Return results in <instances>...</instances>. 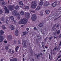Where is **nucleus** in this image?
<instances>
[{
    "mask_svg": "<svg viewBox=\"0 0 61 61\" xmlns=\"http://www.w3.org/2000/svg\"><path fill=\"white\" fill-rule=\"evenodd\" d=\"M4 33V31L3 30L0 31V42H2V41L3 40L4 38L3 36H2V34Z\"/></svg>",
    "mask_w": 61,
    "mask_h": 61,
    "instance_id": "nucleus-1",
    "label": "nucleus"
},
{
    "mask_svg": "<svg viewBox=\"0 0 61 61\" xmlns=\"http://www.w3.org/2000/svg\"><path fill=\"white\" fill-rule=\"evenodd\" d=\"M27 20H26L25 19H23L21 20V21H19V23L20 24H25L26 23Z\"/></svg>",
    "mask_w": 61,
    "mask_h": 61,
    "instance_id": "nucleus-2",
    "label": "nucleus"
},
{
    "mask_svg": "<svg viewBox=\"0 0 61 61\" xmlns=\"http://www.w3.org/2000/svg\"><path fill=\"white\" fill-rule=\"evenodd\" d=\"M60 4V1L56 2L52 4V5L53 7L56 6L57 5H58V4Z\"/></svg>",
    "mask_w": 61,
    "mask_h": 61,
    "instance_id": "nucleus-3",
    "label": "nucleus"
},
{
    "mask_svg": "<svg viewBox=\"0 0 61 61\" xmlns=\"http://www.w3.org/2000/svg\"><path fill=\"white\" fill-rule=\"evenodd\" d=\"M31 19L33 21H36V14H34L32 15Z\"/></svg>",
    "mask_w": 61,
    "mask_h": 61,
    "instance_id": "nucleus-4",
    "label": "nucleus"
},
{
    "mask_svg": "<svg viewBox=\"0 0 61 61\" xmlns=\"http://www.w3.org/2000/svg\"><path fill=\"white\" fill-rule=\"evenodd\" d=\"M25 16L27 18H29L30 17V14L28 12L25 13Z\"/></svg>",
    "mask_w": 61,
    "mask_h": 61,
    "instance_id": "nucleus-5",
    "label": "nucleus"
},
{
    "mask_svg": "<svg viewBox=\"0 0 61 61\" xmlns=\"http://www.w3.org/2000/svg\"><path fill=\"white\" fill-rule=\"evenodd\" d=\"M8 39L10 41L12 39V36L11 35H8L7 36Z\"/></svg>",
    "mask_w": 61,
    "mask_h": 61,
    "instance_id": "nucleus-6",
    "label": "nucleus"
},
{
    "mask_svg": "<svg viewBox=\"0 0 61 61\" xmlns=\"http://www.w3.org/2000/svg\"><path fill=\"white\" fill-rule=\"evenodd\" d=\"M44 20H43L41 21V22L42 23H40L39 25V26H40V27H42L43 26V23H44Z\"/></svg>",
    "mask_w": 61,
    "mask_h": 61,
    "instance_id": "nucleus-7",
    "label": "nucleus"
},
{
    "mask_svg": "<svg viewBox=\"0 0 61 61\" xmlns=\"http://www.w3.org/2000/svg\"><path fill=\"white\" fill-rule=\"evenodd\" d=\"M8 7L10 10H13V7H12V6L11 5H9L8 6Z\"/></svg>",
    "mask_w": 61,
    "mask_h": 61,
    "instance_id": "nucleus-8",
    "label": "nucleus"
},
{
    "mask_svg": "<svg viewBox=\"0 0 61 61\" xmlns=\"http://www.w3.org/2000/svg\"><path fill=\"white\" fill-rule=\"evenodd\" d=\"M23 46L25 47L26 46V41H24L22 43Z\"/></svg>",
    "mask_w": 61,
    "mask_h": 61,
    "instance_id": "nucleus-9",
    "label": "nucleus"
},
{
    "mask_svg": "<svg viewBox=\"0 0 61 61\" xmlns=\"http://www.w3.org/2000/svg\"><path fill=\"white\" fill-rule=\"evenodd\" d=\"M17 13V11L16 10H14L12 12V14L14 15H16Z\"/></svg>",
    "mask_w": 61,
    "mask_h": 61,
    "instance_id": "nucleus-10",
    "label": "nucleus"
},
{
    "mask_svg": "<svg viewBox=\"0 0 61 61\" xmlns=\"http://www.w3.org/2000/svg\"><path fill=\"white\" fill-rule=\"evenodd\" d=\"M37 5L36 4H35L34 5H33L31 6V7L33 8H36V6Z\"/></svg>",
    "mask_w": 61,
    "mask_h": 61,
    "instance_id": "nucleus-11",
    "label": "nucleus"
},
{
    "mask_svg": "<svg viewBox=\"0 0 61 61\" xmlns=\"http://www.w3.org/2000/svg\"><path fill=\"white\" fill-rule=\"evenodd\" d=\"M15 34L16 36H18V31L17 30H16L15 32Z\"/></svg>",
    "mask_w": 61,
    "mask_h": 61,
    "instance_id": "nucleus-12",
    "label": "nucleus"
},
{
    "mask_svg": "<svg viewBox=\"0 0 61 61\" xmlns=\"http://www.w3.org/2000/svg\"><path fill=\"white\" fill-rule=\"evenodd\" d=\"M10 27L11 30H14L15 29V28L13 27V26L12 25H10Z\"/></svg>",
    "mask_w": 61,
    "mask_h": 61,
    "instance_id": "nucleus-13",
    "label": "nucleus"
},
{
    "mask_svg": "<svg viewBox=\"0 0 61 61\" xmlns=\"http://www.w3.org/2000/svg\"><path fill=\"white\" fill-rule=\"evenodd\" d=\"M31 4L33 5H35V4H37V2L36 1L35 2V1H32L31 2Z\"/></svg>",
    "mask_w": 61,
    "mask_h": 61,
    "instance_id": "nucleus-14",
    "label": "nucleus"
},
{
    "mask_svg": "<svg viewBox=\"0 0 61 61\" xmlns=\"http://www.w3.org/2000/svg\"><path fill=\"white\" fill-rule=\"evenodd\" d=\"M17 18L18 20L20 19V15L19 13H17Z\"/></svg>",
    "mask_w": 61,
    "mask_h": 61,
    "instance_id": "nucleus-15",
    "label": "nucleus"
},
{
    "mask_svg": "<svg viewBox=\"0 0 61 61\" xmlns=\"http://www.w3.org/2000/svg\"><path fill=\"white\" fill-rule=\"evenodd\" d=\"M45 12L47 14H49L50 13V11L48 10H46Z\"/></svg>",
    "mask_w": 61,
    "mask_h": 61,
    "instance_id": "nucleus-16",
    "label": "nucleus"
},
{
    "mask_svg": "<svg viewBox=\"0 0 61 61\" xmlns=\"http://www.w3.org/2000/svg\"><path fill=\"white\" fill-rule=\"evenodd\" d=\"M49 5V2H46L44 4V5L45 6H47Z\"/></svg>",
    "mask_w": 61,
    "mask_h": 61,
    "instance_id": "nucleus-17",
    "label": "nucleus"
},
{
    "mask_svg": "<svg viewBox=\"0 0 61 61\" xmlns=\"http://www.w3.org/2000/svg\"><path fill=\"white\" fill-rule=\"evenodd\" d=\"M0 20L1 21H4L5 20V19L4 17H2L0 18Z\"/></svg>",
    "mask_w": 61,
    "mask_h": 61,
    "instance_id": "nucleus-18",
    "label": "nucleus"
},
{
    "mask_svg": "<svg viewBox=\"0 0 61 61\" xmlns=\"http://www.w3.org/2000/svg\"><path fill=\"white\" fill-rule=\"evenodd\" d=\"M5 13L6 14H8L9 13V10L8 9H7L5 11Z\"/></svg>",
    "mask_w": 61,
    "mask_h": 61,
    "instance_id": "nucleus-19",
    "label": "nucleus"
},
{
    "mask_svg": "<svg viewBox=\"0 0 61 61\" xmlns=\"http://www.w3.org/2000/svg\"><path fill=\"white\" fill-rule=\"evenodd\" d=\"M37 58L38 59L40 57V54L38 53L36 55Z\"/></svg>",
    "mask_w": 61,
    "mask_h": 61,
    "instance_id": "nucleus-20",
    "label": "nucleus"
},
{
    "mask_svg": "<svg viewBox=\"0 0 61 61\" xmlns=\"http://www.w3.org/2000/svg\"><path fill=\"white\" fill-rule=\"evenodd\" d=\"M20 14L21 15H24V12L23 11H21L20 12Z\"/></svg>",
    "mask_w": 61,
    "mask_h": 61,
    "instance_id": "nucleus-21",
    "label": "nucleus"
},
{
    "mask_svg": "<svg viewBox=\"0 0 61 61\" xmlns=\"http://www.w3.org/2000/svg\"><path fill=\"white\" fill-rule=\"evenodd\" d=\"M19 4L20 5H24V4H23V2L22 1H20L19 2Z\"/></svg>",
    "mask_w": 61,
    "mask_h": 61,
    "instance_id": "nucleus-22",
    "label": "nucleus"
},
{
    "mask_svg": "<svg viewBox=\"0 0 61 61\" xmlns=\"http://www.w3.org/2000/svg\"><path fill=\"white\" fill-rule=\"evenodd\" d=\"M40 15L41 16H43V12L42 11L40 12Z\"/></svg>",
    "mask_w": 61,
    "mask_h": 61,
    "instance_id": "nucleus-23",
    "label": "nucleus"
},
{
    "mask_svg": "<svg viewBox=\"0 0 61 61\" xmlns=\"http://www.w3.org/2000/svg\"><path fill=\"white\" fill-rule=\"evenodd\" d=\"M19 48V47L18 46H17L16 48H15V50H16V52H17L18 51L17 50H18V49Z\"/></svg>",
    "mask_w": 61,
    "mask_h": 61,
    "instance_id": "nucleus-24",
    "label": "nucleus"
},
{
    "mask_svg": "<svg viewBox=\"0 0 61 61\" xmlns=\"http://www.w3.org/2000/svg\"><path fill=\"white\" fill-rule=\"evenodd\" d=\"M28 33V32L27 31H25L23 33V34H24V35H27Z\"/></svg>",
    "mask_w": 61,
    "mask_h": 61,
    "instance_id": "nucleus-25",
    "label": "nucleus"
},
{
    "mask_svg": "<svg viewBox=\"0 0 61 61\" xmlns=\"http://www.w3.org/2000/svg\"><path fill=\"white\" fill-rule=\"evenodd\" d=\"M40 7L38 6L36 8V10H39L40 9Z\"/></svg>",
    "mask_w": 61,
    "mask_h": 61,
    "instance_id": "nucleus-26",
    "label": "nucleus"
},
{
    "mask_svg": "<svg viewBox=\"0 0 61 61\" xmlns=\"http://www.w3.org/2000/svg\"><path fill=\"white\" fill-rule=\"evenodd\" d=\"M25 9H26L27 10H28L29 9V7L28 6H25Z\"/></svg>",
    "mask_w": 61,
    "mask_h": 61,
    "instance_id": "nucleus-27",
    "label": "nucleus"
},
{
    "mask_svg": "<svg viewBox=\"0 0 61 61\" xmlns=\"http://www.w3.org/2000/svg\"><path fill=\"white\" fill-rule=\"evenodd\" d=\"M2 29H5V26L4 25H2Z\"/></svg>",
    "mask_w": 61,
    "mask_h": 61,
    "instance_id": "nucleus-28",
    "label": "nucleus"
},
{
    "mask_svg": "<svg viewBox=\"0 0 61 61\" xmlns=\"http://www.w3.org/2000/svg\"><path fill=\"white\" fill-rule=\"evenodd\" d=\"M19 8V6H17L15 7V9H16V10H17V9H18V8Z\"/></svg>",
    "mask_w": 61,
    "mask_h": 61,
    "instance_id": "nucleus-29",
    "label": "nucleus"
},
{
    "mask_svg": "<svg viewBox=\"0 0 61 61\" xmlns=\"http://www.w3.org/2000/svg\"><path fill=\"white\" fill-rule=\"evenodd\" d=\"M10 19L11 20H14V17L13 16H11L10 17Z\"/></svg>",
    "mask_w": 61,
    "mask_h": 61,
    "instance_id": "nucleus-30",
    "label": "nucleus"
},
{
    "mask_svg": "<svg viewBox=\"0 0 61 61\" xmlns=\"http://www.w3.org/2000/svg\"><path fill=\"white\" fill-rule=\"evenodd\" d=\"M61 32V31L60 30H59L56 32V33L57 34H59Z\"/></svg>",
    "mask_w": 61,
    "mask_h": 61,
    "instance_id": "nucleus-31",
    "label": "nucleus"
},
{
    "mask_svg": "<svg viewBox=\"0 0 61 61\" xmlns=\"http://www.w3.org/2000/svg\"><path fill=\"white\" fill-rule=\"evenodd\" d=\"M3 7L5 10H7V9H7V7H6V6H4Z\"/></svg>",
    "mask_w": 61,
    "mask_h": 61,
    "instance_id": "nucleus-32",
    "label": "nucleus"
},
{
    "mask_svg": "<svg viewBox=\"0 0 61 61\" xmlns=\"http://www.w3.org/2000/svg\"><path fill=\"white\" fill-rule=\"evenodd\" d=\"M39 4L40 5H43V1H41L39 3Z\"/></svg>",
    "mask_w": 61,
    "mask_h": 61,
    "instance_id": "nucleus-33",
    "label": "nucleus"
},
{
    "mask_svg": "<svg viewBox=\"0 0 61 61\" xmlns=\"http://www.w3.org/2000/svg\"><path fill=\"white\" fill-rule=\"evenodd\" d=\"M37 37L38 39L39 40L41 39V37H40V36H37Z\"/></svg>",
    "mask_w": 61,
    "mask_h": 61,
    "instance_id": "nucleus-34",
    "label": "nucleus"
},
{
    "mask_svg": "<svg viewBox=\"0 0 61 61\" xmlns=\"http://www.w3.org/2000/svg\"><path fill=\"white\" fill-rule=\"evenodd\" d=\"M55 27V26H54L52 28V29L53 31H55V30H56V28H54Z\"/></svg>",
    "mask_w": 61,
    "mask_h": 61,
    "instance_id": "nucleus-35",
    "label": "nucleus"
},
{
    "mask_svg": "<svg viewBox=\"0 0 61 61\" xmlns=\"http://www.w3.org/2000/svg\"><path fill=\"white\" fill-rule=\"evenodd\" d=\"M48 39L49 40H51V39H53V37L52 36L50 37H49Z\"/></svg>",
    "mask_w": 61,
    "mask_h": 61,
    "instance_id": "nucleus-36",
    "label": "nucleus"
},
{
    "mask_svg": "<svg viewBox=\"0 0 61 61\" xmlns=\"http://www.w3.org/2000/svg\"><path fill=\"white\" fill-rule=\"evenodd\" d=\"M1 4L2 5H5L6 4L4 2H3L1 3Z\"/></svg>",
    "mask_w": 61,
    "mask_h": 61,
    "instance_id": "nucleus-37",
    "label": "nucleus"
},
{
    "mask_svg": "<svg viewBox=\"0 0 61 61\" xmlns=\"http://www.w3.org/2000/svg\"><path fill=\"white\" fill-rule=\"evenodd\" d=\"M57 49V47H56L55 48H54L53 50V51H54V50H55V51H56V50Z\"/></svg>",
    "mask_w": 61,
    "mask_h": 61,
    "instance_id": "nucleus-38",
    "label": "nucleus"
},
{
    "mask_svg": "<svg viewBox=\"0 0 61 61\" xmlns=\"http://www.w3.org/2000/svg\"><path fill=\"white\" fill-rule=\"evenodd\" d=\"M14 61H17V59L16 58H14L13 59Z\"/></svg>",
    "mask_w": 61,
    "mask_h": 61,
    "instance_id": "nucleus-39",
    "label": "nucleus"
},
{
    "mask_svg": "<svg viewBox=\"0 0 61 61\" xmlns=\"http://www.w3.org/2000/svg\"><path fill=\"white\" fill-rule=\"evenodd\" d=\"M3 10H0V14H2L3 13Z\"/></svg>",
    "mask_w": 61,
    "mask_h": 61,
    "instance_id": "nucleus-40",
    "label": "nucleus"
},
{
    "mask_svg": "<svg viewBox=\"0 0 61 61\" xmlns=\"http://www.w3.org/2000/svg\"><path fill=\"white\" fill-rule=\"evenodd\" d=\"M5 48L6 49V50H8V49H9V48L8 47L6 46L5 47Z\"/></svg>",
    "mask_w": 61,
    "mask_h": 61,
    "instance_id": "nucleus-41",
    "label": "nucleus"
},
{
    "mask_svg": "<svg viewBox=\"0 0 61 61\" xmlns=\"http://www.w3.org/2000/svg\"><path fill=\"white\" fill-rule=\"evenodd\" d=\"M11 52H12L11 50L10 49H9V53H11Z\"/></svg>",
    "mask_w": 61,
    "mask_h": 61,
    "instance_id": "nucleus-42",
    "label": "nucleus"
},
{
    "mask_svg": "<svg viewBox=\"0 0 61 61\" xmlns=\"http://www.w3.org/2000/svg\"><path fill=\"white\" fill-rule=\"evenodd\" d=\"M18 42L19 44H21V42L20 41V40H18Z\"/></svg>",
    "mask_w": 61,
    "mask_h": 61,
    "instance_id": "nucleus-43",
    "label": "nucleus"
},
{
    "mask_svg": "<svg viewBox=\"0 0 61 61\" xmlns=\"http://www.w3.org/2000/svg\"><path fill=\"white\" fill-rule=\"evenodd\" d=\"M14 44H15V43H16V40H14Z\"/></svg>",
    "mask_w": 61,
    "mask_h": 61,
    "instance_id": "nucleus-44",
    "label": "nucleus"
},
{
    "mask_svg": "<svg viewBox=\"0 0 61 61\" xmlns=\"http://www.w3.org/2000/svg\"><path fill=\"white\" fill-rule=\"evenodd\" d=\"M50 58H51V55H50V54L49 55V59H50Z\"/></svg>",
    "mask_w": 61,
    "mask_h": 61,
    "instance_id": "nucleus-45",
    "label": "nucleus"
},
{
    "mask_svg": "<svg viewBox=\"0 0 61 61\" xmlns=\"http://www.w3.org/2000/svg\"><path fill=\"white\" fill-rule=\"evenodd\" d=\"M61 17V16H60L58 17L55 19L56 20H57V19H58V18H60V17Z\"/></svg>",
    "mask_w": 61,
    "mask_h": 61,
    "instance_id": "nucleus-46",
    "label": "nucleus"
},
{
    "mask_svg": "<svg viewBox=\"0 0 61 61\" xmlns=\"http://www.w3.org/2000/svg\"><path fill=\"white\" fill-rule=\"evenodd\" d=\"M12 7H13V8H14L15 7V5H13L12 6Z\"/></svg>",
    "mask_w": 61,
    "mask_h": 61,
    "instance_id": "nucleus-47",
    "label": "nucleus"
},
{
    "mask_svg": "<svg viewBox=\"0 0 61 61\" xmlns=\"http://www.w3.org/2000/svg\"><path fill=\"white\" fill-rule=\"evenodd\" d=\"M34 29L35 30H37V29H36V28L35 27L34 28Z\"/></svg>",
    "mask_w": 61,
    "mask_h": 61,
    "instance_id": "nucleus-48",
    "label": "nucleus"
},
{
    "mask_svg": "<svg viewBox=\"0 0 61 61\" xmlns=\"http://www.w3.org/2000/svg\"><path fill=\"white\" fill-rule=\"evenodd\" d=\"M7 20H6V24H8V23L7 22Z\"/></svg>",
    "mask_w": 61,
    "mask_h": 61,
    "instance_id": "nucleus-49",
    "label": "nucleus"
},
{
    "mask_svg": "<svg viewBox=\"0 0 61 61\" xmlns=\"http://www.w3.org/2000/svg\"><path fill=\"white\" fill-rule=\"evenodd\" d=\"M42 45L43 48H44V44H42Z\"/></svg>",
    "mask_w": 61,
    "mask_h": 61,
    "instance_id": "nucleus-50",
    "label": "nucleus"
},
{
    "mask_svg": "<svg viewBox=\"0 0 61 61\" xmlns=\"http://www.w3.org/2000/svg\"><path fill=\"white\" fill-rule=\"evenodd\" d=\"M58 37V36H56V37H54V39L56 38V39H57Z\"/></svg>",
    "mask_w": 61,
    "mask_h": 61,
    "instance_id": "nucleus-51",
    "label": "nucleus"
},
{
    "mask_svg": "<svg viewBox=\"0 0 61 61\" xmlns=\"http://www.w3.org/2000/svg\"><path fill=\"white\" fill-rule=\"evenodd\" d=\"M40 55L42 57L43 56V54H42V53H41L40 54Z\"/></svg>",
    "mask_w": 61,
    "mask_h": 61,
    "instance_id": "nucleus-52",
    "label": "nucleus"
},
{
    "mask_svg": "<svg viewBox=\"0 0 61 61\" xmlns=\"http://www.w3.org/2000/svg\"><path fill=\"white\" fill-rule=\"evenodd\" d=\"M4 42L5 43H7V42L6 41H4Z\"/></svg>",
    "mask_w": 61,
    "mask_h": 61,
    "instance_id": "nucleus-53",
    "label": "nucleus"
},
{
    "mask_svg": "<svg viewBox=\"0 0 61 61\" xmlns=\"http://www.w3.org/2000/svg\"><path fill=\"white\" fill-rule=\"evenodd\" d=\"M26 30H27V31H28L29 30V28H26Z\"/></svg>",
    "mask_w": 61,
    "mask_h": 61,
    "instance_id": "nucleus-54",
    "label": "nucleus"
},
{
    "mask_svg": "<svg viewBox=\"0 0 61 61\" xmlns=\"http://www.w3.org/2000/svg\"><path fill=\"white\" fill-rule=\"evenodd\" d=\"M59 26H60V25H57L56 26H57V27H59Z\"/></svg>",
    "mask_w": 61,
    "mask_h": 61,
    "instance_id": "nucleus-55",
    "label": "nucleus"
},
{
    "mask_svg": "<svg viewBox=\"0 0 61 61\" xmlns=\"http://www.w3.org/2000/svg\"><path fill=\"white\" fill-rule=\"evenodd\" d=\"M59 38H60V37H61V33L60 34V35L59 36Z\"/></svg>",
    "mask_w": 61,
    "mask_h": 61,
    "instance_id": "nucleus-56",
    "label": "nucleus"
},
{
    "mask_svg": "<svg viewBox=\"0 0 61 61\" xmlns=\"http://www.w3.org/2000/svg\"><path fill=\"white\" fill-rule=\"evenodd\" d=\"M31 61H34V59H32V60H31Z\"/></svg>",
    "mask_w": 61,
    "mask_h": 61,
    "instance_id": "nucleus-57",
    "label": "nucleus"
},
{
    "mask_svg": "<svg viewBox=\"0 0 61 61\" xmlns=\"http://www.w3.org/2000/svg\"><path fill=\"white\" fill-rule=\"evenodd\" d=\"M61 57V56L60 55L58 57V58H60V57Z\"/></svg>",
    "mask_w": 61,
    "mask_h": 61,
    "instance_id": "nucleus-58",
    "label": "nucleus"
},
{
    "mask_svg": "<svg viewBox=\"0 0 61 61\" xmlns=\"http://www.w3.org/2000/svg\"><path fill=\"white\" fill-rule=\"evenodd\" d=\"M36 34V32H34L33 33V34Z\"/></svg>",
    "mask_w": 61,
    "mask_h": 61,
    "instance_id": "nucleus-59",
    "label": "nucleus"
},
{
    "mask_svg": "<svg viewBox=\"0 0 61 61\" xmlns=\"http://www.w3.org/2000/svg\"><path fill=\"white\" fill-rule=\"evenodd\" d=\"M61 45V41H60V43L59 44V45H60V46Z\"/></svg>",
    "mask_w": 61,
    "mask_h": 61,
    "instance_id": "nucleus-60",
    "label": "nucleus"
},
{
    "mask_svg": "<svg viewBox=\"0 0 61 61\" xmlns=\"http://www.w3.org/2000/svg\"><path fill=\"white\" fill-rule=\"evenodd\" d=\"M31 54L32 56H33V52H31Z\"/></svg>",
    "mask_w": 61,
    "mask_h": 61,
    "instance_id": "nucleus-61",
    "label": "nucleus"
},
{
    "mask_svg": "<svg viewBox=\"0 0 61 61\" xmlns=\"http://www.w3.org/2000/svg\"><path fill=\"white\" fill-rule=\"evenodd\" d=\"M46 39H44V41H45L46 42Z\"/></svg>",
    "mask_w": 61,
    "mask_h": 61,
    "instance_id": "nucleus-62",
    "label": "nucleus"
},
{
    "mask_svg": "<svg viewBox=\"0 0 61 61\" xmlns=\"http://www.w3.org/2000/svg\"><path fill=\"white\" fill-rule=\"evenodd\" d=\"M59 10H61V7L59 9Z\"/></svg>",
    "mask_w": 61,
    "mask_h": 61,
    "instance_id": "nucleus-63",
    "label": "nucleus"
},
{
    "mask_svg": "<svg viewBox=\"0 0 61 61\" xmlns=\"http://www.w3.org/2000/svg\"><path fill=\"white\" fill-rule=\"evenodd\" d=\"M10 61H13V59H11L10 60Z\"/></svg>",
    "mask_w": 61,
    "mask_h": 61,
    "instance_id": "nucleus-64",
    "label": "nucleus"
}]
</instances>
